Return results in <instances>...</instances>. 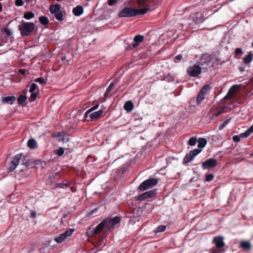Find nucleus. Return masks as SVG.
I'll return each mask as SVG.
<instances>
[{
	"instance_id": "nucleus-1",
	"label": "nucleus",
	"mask_w": 253,
	"mask_h": 253,
	"mask_svg": "<svg viewBox=\"0 0 253 253\" xmlns=\"http://www.w3.org/2000/svg\"><path fill=\"white\" fill-rule=\"evenodd\" d=\"M147 10L146 8L140 9L126 7L123 9L119 13L120 17H129L134 16L137 15L144 14L146 13Z\"/></svg>"
},
{
	"instance_id": "nucleus-2",
	"label": "nucleus",
	"mask_w": 253,
	"mask_h": 253,
	"mask_svg": "<svg viewBox=\"0 0 253 253\" xmlns=\"http://www.w3.org/2000/svg\"><path fill=\"white\" fill-rule=\"evenodd\" d=\"M35 25L33 22H24L18 27L21 35L23 37H26L30 35L34 30Z\"/></svg>"
},
{
	"instance_id": "nucleus-3",
	"label": "nucleus",
	"mask_w": 253,
	"mask_h": 253,
	"mask_svg": "<svg viewBox=\"0 0 253 253\" xmlns=\"http://www.w3.org/2000/svg\"><path fill=\"white\" fill-rule=\"evenodd\" d=\"M158 183V180L156 178H150L144 181L138 187L140 191H143L153 188Z\"/></svg>"
},
{
	"instance_id": "nucleus-4",
	"label": "nucleus",
	"mask_w": 253,
	"mask_h": 253,
	"mask_svg": "<svg viewBox=\"0 0 253 253\" xmlns=\"http://www.w3.org/2000/svg\"><path fill=\"white\" fill-rule=\"evenodd\" d=\"M61 6L59 4H52L50 6V12L54 14L56 19L59 21L63 20V15L60 10Z\"/></svg>"
},
{
	"instance_id": "nucleus-5",
	"label": "nucleus",
	"mask_w": 253,
	"mask_h": 253,
	"mask_svg": "<svg viewBox=\"0 0 253 253\" xmlns=\"http://www.w3.org/2000/svg\"><path fill=\"white\" fill-rule=\"evenodd\" d=\"M74 232V229L68 228L64 233L56 237L54 240L57 243H61L64 241L68 237L71 236Z\"/></svg>"
},
{
	"instance_id": "nucleus-6",
	"label": "nucleus",
	"mask_w": 253,
	"mask_h": 253,
	"mask_svg": "<svg viewBox=\"0 0 253 253\" xmlns=\"http://www.w3.org/2000/svg\"><path fill=\"white\" fill-rule=\"evenodd\" d=\"M201 68L197 65L190 66L187 69V74L191 77H197L201 73Z\"/></svg>"
},
{
	"instance_id": "nucleus-7",
	"label": "nucleus",
	"mask_w": 253,
	"mask_h": 253,
	"mask_svg": "<svg viewBox=\"0 0 253 253\" xmlns=\"http://www.w3.org/2000/svg\"><path fill=\"white\" fill-rule=\"evenodd\" d=\"M217 165V161L213 158H210L202 163L203 169H210L215 167Z\"/></svg>"
},
{
	"instance_id": "nucleus-8",
	"label": "nucleus",
	"mask_w": 253,
	"mask_h": 253,
	"mask_svg": "<svg viewBox=\"0 0 253 253\" xmlns=\"http://www.w3.org/2000/svg\"><path fill=\"white\" fill-rule=\"evenodd\" d=\"M157 194V189H154L142 194L137 197V199L139 201H143L146 199L152 198L156 195Z\"/></svg>"
},
{
	"instance_id": "nucleus-9",
	"label": "nucleus",
	"mask_w": 253,
	"mask_h": 253,
	"mask_svg": "<svg viewBox=\"0 0 253 253\" xmlns=\"http://www.w3.org/2000/svg\"><path fill=\"white\" fill-rule=\"evenodd\" d=\"M212 57L211 55L208 54H204L200 61V64L201 66H209L211 64Z\"/></svg>"
},
{
	"instance_id": "nucleus-10",
	"label": "nucleus",
	"mask_w": 253,
	"mask_h": 253,
	"mask_svg": "<svg viewBox=\"0 0 253 253\" xmlns=\"http://www.w3.org/2000/svg\"><path fill=\"white\" fill-rule=\"evenodd\" d=\"M103 116V111L102 110H100L97 112L89 113L88 114V118H89L91 121H96Z\"/></svg>"
},
{
	"instance_id": "nucleus-11",
	"label": "nucleus",
	"mask_w": 253,
	"mask_h": 253,
	"mask_svg": "<svg viewBox=\"0 0 253 253\" xmlns=\"http://www.w3.org/2000/svg\"><path fill=\"white\" fill-rule=\"evenodd\" d=\"M223 239L224 238L222 236H216L214 237L212 243L215 244L216 248L221 249L225 246Z\"/></svg>"
},
{
	"instance_id": "nucleus-12",
	"label": "nucleus",
	"mask_w": 253,
	"mask_h": 253,
	"mask_svg": "<svg viewBox=\"0 0 253 253\" xmlns=\"http://www.w3.org/2000/svg\"><path fill=\"white\" fill-rule=\"evenodd\" d=\"M144 37L142 35H137L134 37L132 46L134 47L138 46L139 44L143 41Z\"/></svg>"
},
{
	"instance_id": "nucleus-13",
	"label": "nucleus",
	"mask_w": 253,
	"mask_h": 253,
	"mask_svg": "<svg viewBox=\"0 0 253 253\" xmlns=\"http://www.w3.org/2000/svg\"><path fill=\"white\" fill-rule=\"evenodd\" d=\"M84 12V8L82 6L78 5L73 9V13L76 16H80Z\"/></svg>"
},
{
	"instance_id": "nucleus-14",
	"label": "nucleus",
	"mask_w": 253,
	"mask_h": 253,
	"mask_svg": "<svg viewBox=\"0 0 253 253\" xmlns=\"http://www.w3.org/2000/svg\"><path fill=\"white\" fill-rule=\"evenodd\" d=\"M253 54L251 52H249L248 55H247L245 58L243 59L244 64L245 65H247V67L250 68L249 64L253 60Z\"/></svg>"
},
{
	"instance_id": "nucleus-15",
	"label": "nucleus",
	"mask_w": 253,
	"mask_h": 253,
	"mask_svg": "<svg viewBox=\"0 0 253 253\" xmlns=\"http://www.w3.org/2000/svg\"><path fill=\"white\" fill-rule=\"evenodd\" d=\"M16 100V97L13 96H5L1 98V101L3 103H9L12 104L13 102Z\"/></svg>"
},
{
	"instance_id": "nucleus-16",
	"label": "nucleus",
	"mask_w": 253,
	"mask_h": 253,
	"mask_svg": "<svg viewBox=\"0 0 253 253\" xmlns=\"http://www.w3.org/2000/svg\"><path fill=\"white\" fill-rule=\"evenodd\" d=\"M102 223H104V227L109 230L110 229L113 228L115 226L114 223H113L111 218H107L102 221Z\"/></svg>"
},
{
	"instance_id": "nucleus-17",
	"label": "nucleus",
	"mask_w": 253,
	"mask_h": 253,
	"mask_svg": "<svg viewBox=\"0 0 253 253\" xmlns=\"http://www.w3.org/2000/svg\"><path fill=\"white\" fill-rule=\"evenodd\" d=\"M239 87L238 85H233L231 86V87L229 89L228 93L224 97V99H228L231 98L233 96V94L234 93V90Z\"/></svg>"
},
{
	"instance_id": "nucleus-18",
	"label": "nucleus",
	"mask_w": 253,
	"mask_h": 253,
	"mask_svg": "<svg viewBox=\"0 0 253 253\" xmlns=\"http://www.w3.org/2000/svg\"><path fill=\"white\" fill-rule=\"evenodd\" d=\"M23 158L24 156L22 154H18L14 157L12 162L17 166L21 162H23Z\"/></svg>"
},
{
	"instance_id": "nucleus-19",
	"label": "nucleus",
	"mask_w": 253,
	"mask_h": 253,
	"mask_svg": "<svg viewBox=\"0 0 253 253\" xmlns=\"http://www.w3.org/2000/svg\"><path fill=\"white\" fill-rule=\"evenodd\" d=\"M124 107L125 110L127 112H130L133 109V103L131 101H128L125 103Z\"/></svg>"
},
{
	"instance_id": "nucleus-20",
	"label": "nucleus",
	"mask_w": 253,
	"mask_h": 253,
	"mask_svg": "<svg viewBox=\"0 0 253 253\" xmlns=\"http://www.w3.org/2000/svg\"><path fill=\"white\" fill-rule=\"evenodd\" d=\"M27 145L28 146L32 149L38 148L37 142L34 138L30 139L28 141Z\"/></svg>"
},
{
	"instance_id": "nucleus-21",
	"label": "nucleus",
	"mask_w": 253,
	"mask_h": 253,
	"mask_svg": "<svg viewBox=\"0 0 253 253\" xmlns=\"http://www.w3.org/2000/svg\"><path fill=\"white\" fill-rule=\"evenodd\" d=\"M228 109V106H223L222 107H219L217 109V112L214 114L213 117H217L218 116L220 115L222 113L225 112H227V109Z\"/></svg>"
},
{
	"instance_id": "nucleus-22",
	"label": "nucleus",
	"mask_w": 253,
	"mask_h": 253,
	"mask_svg": "<svg viewBox=\"0 0 253 253\" xmlns=\"http://www.w3.org/2000/svg\"><path fill=\"white\" fill-rule=\"evenodd\" d=\"M240 246V247L246 250H250L251 248V245L249 241H242Z\"/></svg>"
},
{
	"instance_id": "nucleus-23",
	"label": "nucleus",
	"mask_w": 253,
	"mask_h": 253,
	"mask_svg": "<svg viewBox=\"0 0 253 253\" xmlns=\"http://www.w3.org/2000/svg\"><path fill=\"white\" fill-rule=\"evenodd\" d=\"M164 80L168 81L169 82H174L175 81L176 78L175 76H173L172 75L170 74V73H168L167 76H164Z\"/></svg>"
},
{
	"instance_id": "nucleus-24",
	"label": "nucleus",
	"mask_w": 253,
	"mask_h": 253,
	"mask_svg": "<svg viewBox=\"0 0 253 253\" xmlns=\"http://www.w3.org/2000/svg\"><path fill=\"white\" fill-rule=\"evenodd\" d=\"M103 224H104V223H102V222H101L100 224H99L96 227V228L94 229V231H93V234H97L99 233L102 231V230L103 229V228H104V226Z\"/></svg>"
},
{
	"instance_id": "nucleus-25",
	"label": "nucleus",
	"mask_w": 253,
	"mask_h": 253,
	"mask_svg": "<svg viewBox=\"0 0 253 253\" xmlns=\"http://www.w3.org/2000/svg\"><path fill=\"white\" fill-rule=\"evenodd\" d=\"M207 143V141L205 138H200L198 141V147L199 148H203L206 146Z\"/></svg>"
},
{
	"instance_id": "nucleus-26",
	"label": "nucleus",
	"mask_w": 253,
	"mask_h": 253,
	"mask_svg": "<svg viewBox=\"0 0 253 253\" xmlns=\"http://www.w3.org/2000/svg\"><path fill=\"white\" fill-rule=\"evenodd\" d=\"M211 89V86L209 84H205L203 86V87L200 90L199 93L201 94H203L204 96H205L208 90H210Z\"/></svg>"
},
{
	"instance_id": "nucleus-27",
	"label": "nucleus",
	"mask_w": 253,
	"mask_h": 253,
	"mask_svg": "<svg viewBox=\"0 0 253 253\" xmlns=\"http://www.w3.org/2000/svg\"><path fill=\"white\" fill-rule=\"evenodd\" d=\"M99 106L98 104H97L95 105L94 106H93L91 108H90L89 110H88L84 114V117L86 119H87L88 117V114L90 113H91L93 111L96 110Z\"/></svg>"
},
{
	"instance_id": "nucleus-28",
	"label": "nucleus",
	"mask_w": 253,
	"mask_h": 253,
	"mask_svg": "<svg viewBox=\"0 0 253 253\" xmlns=\"http://www.w3.org/2000/svg\"><path fill=\"white\" fill-rule=\"evenodd\" d=\"M40 22L44 25H47L48 22L49 20L47 17L45 16H41L39 18Z\"/></svg>"
},
{
	"instance_id": "nucleus-29",
	"label": "nucleus",
	"mask_w": 253,
	"mask_h": 253,
	"mask_svg": "<svg viewBox=\"0 0 253 253\" xmlns=\"http://www.w3.org/2000/svg\"><path fill=\"white\" fill-rule=\"evenodd\" d=\"M193 158L192 156H191V154L190 153L186 154V155L184 158L183 161L184 163L185 164L189 163L192 160Z\"/></svg>"
},
{
	"instance_id": "nucleus-30",
	"label": "nucleus",
	"mask_w": 253,
	"mask_h": 253,
	"mask_svg": "<svg viewBox=\"0 0 253 253\" xmlns=\"http://www.w3.org/2000/svg\"><path fill=\"white\" fill-rule=\"evenodd\" d=\"M197 141L196 137H192L189 139L188 144L190 146H193L196 144Z\"/></svg>"
},
{
	"instance_id": "nucleus-31",
	"label": "nucleus",
	"mask_w": 253,
	"mask_h": 253,
	"mask_svg": "<svg viewBox=\"0 0 253 253\" xmlns=\"http://www.w3.org/2000/svg\"><path fill=\"white\" fill-rule=\"evenodd\" d=\"M205 99V96L203 94L199 93L197 98V104L199 105Z\"/></svg>"
},
{
	"instance_id": "nucleus-32",
	"label": "nucleus",
	"mask_w": 253,
	"mask_h": 253,
	"mask_svg": "<svg viewBox=\"0 0 253 253\" xmlns=\"http://www.w3.org/2000/svg\"><path fill=\"white\" fill-rule=\"evenodd\" d=\"M201 152V149H195L193 151H191L189 153L191 154V156L194 158L195 156H197L198 154H199Z\"/></svg>"
},
{
	"instance_id": "nucleus-33",
	"label": "nucleus",
	"mask_w": 253,
	"mask_h": 253,
	"mask_svg": "<svg viewBox=\"0 0 253 253\" xmlns=\"http://www.w3.org/2000/svg\"><path fill=\"white\" fill-rule=\"evenodd\" d=\"M201 152V149H195L193 151H191L189 153L191 154V156L194 158L195 156H197L198 154H199Z\"/></svg>"
},
{
	"instance_id": "nucleus-34",
	"label": "nucleus",
	"mask_w": 253,
	"mask_h": 253,
	"mask_svg": "<svg viewBox=\"0 0 253 253\" xmlns=\"http://www.w3.org/2000/svg\"><path fill=\"white\" fill-rule=\"evenodd\" d=\"M34 14L32 12H28L24 14V18L26 19H30L34 17Z\"/></svg>"
},
{
	"instance_id": "nucleus-35",
	"label": "nucleus",
	"mask_w": 253,
	"mask_h": 253,
	"mask_svg": "<svg viewBox=\"0 0 253 253\" xmlns=\"http://www.w3.org/2000/svg\"><path fill=\"white\" fill-rule=\"evenodd\" d=\"M114 85V84L113 83H111L109 85L107 89L106 92L104 93V96L105 97H107L108 94L111 91L112 89L113 88Z\"/></svg>"
},
{
	"instance_id": "nucleus-36",
	"label": "nucleus",
	"mask_w": 253,
	"mask_h": 253,
	"mask_svg": "<svg viewBox=\"0 0 253 253\" xmlns=\"http://www.w3.org/2000/svg\"><path fill=\"white\" fill-rule=\"evenodd\" d=\"M69 186V183H65L64 182L62 183H58L57 184V188H68Z\"/></svg>"
},
{
	"instance_id": "nucleus-37",
	"label": "nucleus",
	"mask_w": 253,
	"mask_h": 253,
	"mask_svg": "<svg viewBox=\"0 0 253 253\" xmlns=\"http://www.w3.org/2000/svg\"><path fill=\"white\" fill-rule=\"evenodd\" d=\"M38 86L36 83H32L30 86L29 91L30 92H34L37 89Z\"/></svg>"
},
{
	"instance_id": "nucleus-38",
	"label": "nucleus",
	"mask_w": 253,
	"mask_h": 253,
	"mask_svg": "<svg viewBox=\"0 0 253 253\" xmlns=\"http://www.w3.org/2000/svg\"><path fill=\"white\" fill-rule=\"evenodd\" d=\"M252 132L249 129V128L244 133H241L240 136L244 137H248Z\"/></svg>"
},
{
	"instance_id": "nucleus-39",
	"label": "nucleus",
	"mask_w": 253,
	"mask_h": 253,
	"mask_svg": "<svg viewBox=\"0 0 253 253\" xmlns=\"http://www.w3.org/2000/svg\"><path fill=\"white\" fill-rule=\"evenodd\" d=\"M214 175L212 173H210L206 175L205 180L207 182L211 181L213 180Z\"/></svg>"
},
{
	"instance_id": "nucleus-40",
	"label": "nucleus",
	"mask_w": 253,
	"mask_h": 253,
	"mask_svg": "<svg viewBox=\"0 0 253 253\" xmlns=\"http://www.w3.org/2000/svg\"><path fill=\"white\" fill-rule=\"evenodd\" d=\"M27 99V97L23 95H21L18 98V101L19 102V104H22Z\"/></svg>"
},
{
	"instance_id": "nucleus-41",
	"label": "nucleus",
	"mask_w": 253,
	"mask_h": 253,
	"mask_svg": "<svg viewBox=\"0 0 253 253\" xmlns=\"http://www.w3.org/2000/svg\"><path fill=\"white\" fill-rule=\"evenodd\" d=\"M111 220L115 226L116 224L120 222L121 220V218L118 216H116L114 218H111Z\"/></svg>"
},
{
	"instance_id": "nucleus-42",
	"label": "nucleus",
	"mask_w": 253,
	"mask_h": 253,
	"mask_svg": "<svg viewBox=\"0 0 253 253\" xmlns=\"http://www.w3.org/2000/svg\"><path fill=\"white\" fill-rule=\"evenodd\" d=\"M35 82L40 83L41 84H45L46 81L42 77L38 78L35 80Z\"/></svg>"
},
{
	"instance_id": "nucleus-43",
	"label": "nucleus",
	"mask_w": 253,
	"mask_h": 253,
	"mask_svg": "<svg viewBox=\"0 0 253 253\" xmlns=\"http://www.w3.org/2000/svg\"><path fill=\"white\" fill-rule=\"evenodd\" d=\"M182 59V55L178 54L173 58V61L177 63L180 61Z\"/></svg>"
},
{
	"instance_id": "nucleus-44",
	"label": "nucleus",
	"mask_w": 253,
	"mask_h": 253,
	"mask_svg": "<svg viewBox=\"0 0 253 253\" xmlns=\"http://www.w3.org/2000/svg\"><path fill=\"white\" fill-rule=\"evenodd\" d=\"M230 120L228 119L226 121H224L223 123L219 127V130H221L223 129V128L228 124V123L230 122Z\"/></svg>"
},
{
	"instance_id": "nucleus-45",
	"label": "nucleus",
	"mask_w": 253,
	"mask_h": 253,
	"mask_svg": "<svg viewBox=\"0 0 253 253\" xmlns=\"http://www.w3.org/2000/svg\"><path fill=\"white\" fill-rule=\"evenodd\" d=\"M56 154H57L58 156H62L64 153V149L63 148H60L59 149L56 151Z\"/></svg>"
},
{
	"instance_id": "nucleus-46",
	"label": "nucleus",
	"mask_w": 253,
	"mask_h": 253,
	"mask_svg": "<svg viewBox=\"0 0 253 253\" xmlns=\"http://www.w3.org/2000/svg\"><path fill=\"white\" fill-rule=\"evenodd\" d=\"M16 167H17V166L14 163H13L12 161L11 163H10V166L9 168V170L10 171H13L16 169Z\"/></svg>"
},
{
	"instance_id": "nucleus-47",
	"label": "nucleus",
	"mask_w": 253,
	"mask_h": 253,
	"mask_svg": "<svg viewBox=\"0 0 253 253\" xmlns=\"http://www.w3.org/2000/svg\"><path fill=\"white\" fill-rule=\"evenodd\" d=\"M31 95L30 97V101L32 102L35 101L36 99L37 98V94L35 92H31Z\"/></svg>"
},
{
	"instance_id": "nucleus-48",
	"label": "nucleus",
	"mask_w": 253,
	"mask_h": 253,
	"mask_svg": "<svg viewBox=\"0 0 253 253\" xmlns=\"http://www.w3.org/2000/svg\"><path fill=\"white\" fill-rule=\"evenodd\" d=\"M247 66V65H245V64H242V65H241L240 66H239V70L243 72H244L246 70V66Z\"/></svg>"
},
{
	"instance_id": "nucleus-49",
	"label": "nucleus",
	"mask_w": 253,
	"mask_h": 253,
	"mask_svg": "<svg viewBox=\"0 0 253 253\" xmlns=\"http://www.w3.org/2000/svg\"><path fill=\"white\" fill-rule=\"evenodd\" d=\"M221 249H217L216 247L215 248H213L211 251V253H221L223 252V251L220 252V250Z\"/></svg>"
},
{
	"instance_id": "nucleus-50",
	"label": "nucleus",
	"mask_w": 253,
	"mask_h": 253,
	"mask_svg": "<svg viewBox=\"0 0 253 253\" xmlns=\"http://www.w3.org/2000/svg\"><path fill=\"white\" fill-rule=\"evenodd\" d=\"M15 4L18 6H22L23 4V1L22 0H16Z\"/></svg>"
},
{
	"instance_id": "nucleus-51",
	"label": "nucleus",
	"mask_w": 253,
	"mask_h": 253,
	"mask_svg": "<svg viewBox=\"0 0 253 253\" xmlns=\"http://www.w3.org/2000/svg\"><path fill=\"white\" fill-rule=\"evenodd\" d=\"M235 52L236 55H238L239 54H242L243 52L242 49L241 48L238 47L236 48Z\"/></svg>"
},
{
	"instance_id": "nucleus-52",
	"label": "nucleus",
	"mask_w": 253,
	"mask_h": 253,
	"mask_svg": "<svg viewBox=\"0 0 253 253\" xmlns=\"http://www.w3.org/2000/svg\"><path fill=\"white\" fill-rule=\"evenodd\" d=\"M64 135L63 133H61L60 132H58V133L55 136V137H64ZM59 141H61V140H63L64 141V139L63 138V139H60L59 140Z\"/></svg>"
},
{
	"instance_id": "nucleus-53",
	"label": "nucleus",
	"mask_w": 253,
	"mask_h": 253,
	"mask_svg": "<svg viewBox=\"0 0 253 253\" xmlns=\"http://www.w3.org/2000/svg\"><path fill=\"white\" fill-rule=\"evenodd\" d=\"M118 0H108V4L109 5H113L115 4Z\"/></svg>"
},
{
	"instance_id": "nucleus-54",
	"label": "nucleus",
	"mask_w": 253,
	"mask_h": 253,
	"mask_svg": "<svg viewBox=\"0 0 253 253\" xmlns=\"http://www.w3.org/2000/svg\"><path fill=\"white\" fill-rule=\"evenodd\" d=\"M166 229V226L165 225H159V232L164 231Z\"/></svg>"
},
{
	"instance_id": "nucleus-55",
	"label": "nucleus",
	"mask_w": 253,
	"mask_h": 253,
	"mask_svg": "<svg viewBox=\"0 0 253 253\" xmlns=\"http://www.w3.org/2000/svg\"><path fill=\"white\" fill-rule=\"evenodd\" d=\"M233 139L235 142H239L240 141V138L239 136L235 135L233 137Z\"/></svg>"
},
{
	"instance_id": "nucleus-56",
	"label": "nucleus",
	"mask_w": 253,
	"mask_h": 253,
	"mask_svg": "<svg viewBox=\"0 0 253 253\" xmlns=\"http://www.w3.org/2000/svg\"><path fill=\"white\" fill-rule=\"evenodd\" d=\"M19 72L20 74H21L23 75H24L26 73V70L22 69H19Z\"/></svg>"
},
{
	"instance_id": "nucleus-57",
	"label": "nucleus",
	"mask_w": 253,
	"mask_h": 253,
	"mask_svg": "<svg viewBox=\"0 0 253 253\" xmlns=\"http://www.w3.org/2000/svg\"><path fill=\"white\" fill-rule=\"evenodd\" d=\"M36 215H37V214H36V211H31V215L32 217H33V218H35L36 217Z\"/></svg>"
},
{
	"instance_id": "nucleus-58",
	"label": "nucleus",
	"mask_w": 253,
	"mask_h": 253,
	"mask_svg": "<svg viewBox=\"0 0 253 253\" xmlns=\"http://www.w3.org/2000/svg\"><path fill=\"white\" fill-rule=\"evenodd\" d=\"M97 211V209H95L93 210H92L91 211H90V212L89 213V215H92L94 213V212L95 211Z\"/></svg>"
},
{
	"instance_id": "nucleus-59",
	"label": "nucleus",
	"mask_w": 253,
	"mask_h": 253,
	"mask_svg": "<svg viewBox=\"0 0 253 253\" xmlns=\"http://www.w3.org/2000/svg\"><path fill=\"white\" fill-rule=\"evenodd\" d=\"M145 1V0H139V1H139V3L140 4H141L143 3L144 2V1Z\"/></svg>"
},
{
	"instance_id": "nucleus-60",
	"label": "nucleus",
	"mask_w": 253,
	"mask_h": 253,
	"mask_svg": "<svg viewBox=\"0 0 253 253\" xmlns=\"http://www.w3.org/2000/svg\"><path fill=\"white\" fill-rule=\"evenodd\" d=\"M249 129H250V130L251 131V132L253 133V125H252L250 127H249Z\"/></svg>"
},
{
	"instance_id": "nucleus-61",
	"label": "nucleus",
	"mask_w": 253,
	"mask_h": 253,
	"mask_svg": "<svg viewBox=\"0 0 253 253\" xmlns=\"http://www.w3.org/2000/svg\"><path fill=\"white\" fill-rule=\"evenodd\" d=\"M2 10V6H1V3H0V12Z\"/></svg>"
},
{
	"instance_id": "nucleus-62",
	"label": "nucleus",
	"mask_w": 253,
	"mask_h": 253,
	"mask_svg": "<svg viewBox=\"0 0 253 253\" xmlns=\"http://www.w3.org/2000/svg\"><path fill=\"white\" fill-rule=\"evenodd\" d=\"M65 59H66V57H63L62 58V60H65Z\"/></svg>"
},
{
	"instance_id": "nucleus-63",
	"label": "nucleus",
	"mask_w": 253,
	"mask_h": 253,
	"mask_svg": "<svg viewBox=\"0 0 253 253\" xmlns=\"http://www.w3.org/2000/svg\"><path fill=\"white\" fill-rule=\"evenodd\" d=\"M156 230H158V228H156L155 231H156Z\"/></svg>"
}]
</instances>
